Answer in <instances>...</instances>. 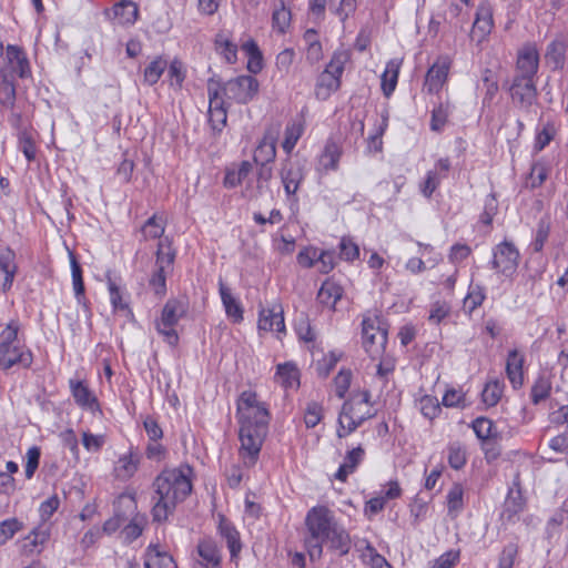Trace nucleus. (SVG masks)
Here are the masks:
<instances>
[{"label":"nucleus","instance_id":"nucleus-1","mask_svg":"<svg viewBox=\"0 0 568 568\" xmlns=\"http://www.w3.org/2000/svg\"><path fill=\"white\" fill-rule=\"evenodd\" d=\"M236 415L240 423V457L246 467H252L258 459L267 434L268 410L257 400L255 392L244 390L237 399Z\"/></svg>","mask_w":568,"mask_h":568},{"label":"nucleus","instance_id":"nucleus-2","mask_svg":"<svg viewBox=\"0 0 568 568\" xmlns=\"http://www.w3.org/2000/svg\"><path fill=\"white\" fill-rule=\"evenodd\" d=\"M305 528L304 546L311 560L322 557L324 545H328L331 549L342 556L348 554L351 549L349 534L327 506L312 507L305 516Z\"/></svg>","mask_w":568,"mask_h":568},{"label":"nucleus","instance_id":"nucleus-3","mask_svg":"<svg viewBox=\"0 0 568 568\" xmlns=\"http://www.w3.org/2000/svg\"><path fill=\"white\" fill-rule=\"evenodd\" d=\"M191 471L189 466L164 469L154 478L151 496L153 503L151 513L154 521L168 520L176 505L191 494Z\"/></svg>","mask_w":568,"mask_h":568},{"label":"nucleus","instance_id":"nucleus-4","mask_svg":"<svg viewBox=\"0 0 568 568\" xmlns=\"http://www.w3.org/2000/svg\"><path fill=\"white\" fill-rule=\"evenodd\" d=\"M20 323L11 320L0 332V369L9 371L13 366L29 368L33 362L32 352L19 338Z\"/></svg>","mask_w":568,"mask_h":568},{"label":"nucleus","instance_id":"nucleus-5","mask_svg":"<svg viewBox=\"0 0 568 568\" xmlns=\"http://www.w3.org/2000/svg\"><path fill=\"white\" fill-rule=\"evenodd\" d=\"M508 92L514 106L528 120H532L540 108L536 80L513 78Z\"/></svg>","mask_w":568,"mask_h":568},{"label":"nucleus","instance_id":"nucleus-6","mask_svg":"<svg viewBox=\"0 0 568 568\" xmlns=\"http://www.w3.org/2000/svg\"><path fill=\"white\" fill-rule=\"evenodd\" d=\"M369 399V392L364 390L357 398L353 397L351 400L343 404L337 427V436L339 438L346 437L356 430V428L359 427L363 422L374 416V413L371 409H367L363 414H355L356 406H367Z\"/></svg>","mask_w":568,"mask_h":568},{"label":"nucleus","instance_id":"nucleus-7","mask_svg":"<svg viewBox=\"0 0 568 568\" xmlns=\"http://www.w3.org/2000/svg\"><path fill=\"white\" fill-rule=\"evenodd\" d=\"M175 251L172 248L168 237L161 240L158 244L155 268L149 281L150 286L155 294L164 295L166 292V276L173 270Z\"/></svg>","mask_w":568,"mask_h":568},{"label":"nucleus","instance_id":"nucleus-8","mask_svg":"<svg viewBox=\"0 0 568 568\" xmlns=\"http://www.w3.org/2000/svg\"><path fill=\"white\" fill-rule=\"evenodd\" d=\"M346 59L347 57L344 52H335L333 54L329 63L317 79L315 95L318 100H327L333 92L339 89Z\"/></svg>","mask_w":568,"mask_h":568},{"label":"nucleus","instance_id":"nucleus-9","mask_svg":"<svg viewBox=\"0 0 568 568\" xmlns=\"http://www.w3.org/2000/svg\"><path fill=\"white\" fill-rule=\"evenodd\" d=\"M222 91L226 99L247 104L258 94L260 82L252 75L242 74L222 83Z\"/></svg>","mask_w":568,"mask_h":568},{"label":"nucleus","instance_id":"nucleus-10","mask_svg":"<svg viewBox=\"0 0 568 568\" xmlns=\"http://www.w3.org/2000/svg\"><path fill=\"white\" fill-rule=\"evenodd\" d=\"M362 343L366 353L373 358H379L386 348L387 331L381 326L378 317H366L362 322Z\"/></svg>","mask_w":568,"mask_h":568},{"label":"nucleus","instance_id":"nucleus-11","mask_svg":"<svg viewBox=\"0 0 568 568\" xmlns=\"http://www.w3.org/2000/svg\"><path fill=\"white\" fill-rule=\"evenodd\" d=\"M551 406H559V408L550 414L551 422L557 424H567L566 430L549 442V447L558 454L568 453V392L565 398L552 397Z\"/></svg>","mask_w":568,"mask_h":568},{"label":"nucleus","instance_id":"nucleus-12","mask_svg":"<svg viewBox=\"0 0 568 568\" xmlns=\"http://www.w3.org/2000/svg\"><path fill=\"white\" fill-rule=\"evenodd\" d=\"M519 252L510 242H503L494 250L493 268L509 276L514 274L518 266Z\"/></svg>","mask_w":568,"mask_h":568},{"label":"nucleus","instance_id":"nucleus-13","mask_svg":"<svg viewBox=\"0 0 568 568\" xmlns=\"http://www.w3.org/2000/svg\"><path fill=\"white\" fill-rule=\"evenodd\" d=\"M538 68L539 53L537 48L532 44H526L518 51L513 78L536 80Z\"/></svg>","mask_w":568,"mask_h":568},{"label":"nucleus","instance_id":"nucleus-14","mask_svg":"<svg viewBox=\"0 0 568 568\" xmlns=\"http://www.w3.org/2000/svg\"><path fill=\"white\" fill-rule=\"evenodd\" d=\"M280 176L286 195H295L305 176L304 166L298 161L287 156L282 163Z\"/></svg>","mask_w":568,"mask_h":568},{"label":"nucleus","instance_id":"nucleus-15","mask_svg":"<svg viewBox=\"0 0 568 568\" xmlns=\"http://www.w3.org/2000/svg\"><path fill=\"white\" fill-rule=\"evenodd\" d=\"M449 69V59L447 57L438 58L426 73L425 90L430 94L438 93L448 79Z\"/></svg>","mask_w":568,"mask_h":568},{"label":"nucleus","instance_id":"nucleus-16","mask_svg":"<svg viewBox=\"0 0 568 568\" xmlns=\"http://www.w3.org/2000/svg\"><path fill=\"white\" fill-rule=\"evenodd\" d=\"M494 27L493 10L488 3H480L476 11V18L473 23L471 38L481 42Z\"/></svg>","mask_w":568,"mask_h":568},{"label":"nucleus","instance_id":"nucleus-17","mask_svg":"<svg viewBox=\"0 0 568 568\" xmlns=\"http://www.w3.org/2000/svg\"><path fill=\"white\" fill-rule=\"evenodd\" d=\"M8 65L3 69H8L11 72L12 80L14 74L19 78L24 79L30 75V65L26 57V53L17 45H8L6 51Z\"/></svg>","mask_w":568,"mask_h":568},{"label":"nucleus","instance_id":"nucleus-18","mask_svg":"<svg viewBox=\"0 0 568 568\" xmlns=\"http://www.w3.org/2000/svg\"><path fill=\"white\" fill-rule=\"evenodd\" d=\"M49 538V529L38 526L20 541V550L23 555L40 554Z\"/></svg>","mask_w":568,"mask_h":568},{"label":"nucleus","instance_id":"nucleus-19","mask_svg":"<svg viewBox=\"0 0 568 568\" xmlns=\"http://www.w3.org/2000/svg\"><path fill=\"white\" fill-rule=\"evenodd\" d=\"M217 528L220 536L226 541V546L231 554V559L236 558L242 550L240 532L224 515H219Z\"/></svg>","mask_w":568,"mask_h":568},{"label":"nucleus","instance_id":"nucleus-20","mask_svg":"<svg viewBox=\"0 0 568 568\" xmlns=\"http://www.w3.org/2000/svg\"><path fill=\"white\" fill-rule=\"evenodd\" d=\"M18 266L16 263V254L11 250L0 254V292L7 293L13 284Z\"/></svg>","mask_w":568,"mask_h":568},{"label":"nucleus","instance_id":"nucleus-21","mask_svg":"<svg viewBox=\"0 0 568 568\" xmlns=\"http://www.w3.org/2000/svg\"><path fill=\"white\" fill-rule=\"evenodd\" d=\"M524 363L525 356L523 354L517 349L509 351L506 361V375L515 389H518L524 385Z\"/></svg>","mask_w":568,"mask_h":568},{"label":"nucleus","instance_id":"nucleus-22","mask_svg":"<svg viewBox=\"0 0 568 568\" xmlns=\"http://www.w3.org/2000/svg\"><path fill=\"white\" fill-rule=\"evenodd\" d=\"M343 154L342 146L333 140H328L324 150L318 159L320 171L327 173L329 171H337L339 160Z\"/></svg>","mask_w":568,"mask_h":568},{"label":"nucleus","instance_id":"nucleus-23","mask_svg":"<svg viewBox=\"0 0 568 568\" xmlns=\"http://www.w3.org/2000/svg\"><path fill=\"white\" fill-rule=\"evenodd\" d=\"M140 463L141 456L138 453L130 452L122 455L114 465V476L120 480L130 479L139 469Z\"/></svg>","mask_w":568,"mask_h":568},{"label":"nucleus","instance_id":"nucleus-24","mask_svg":"<svg viewBox=\"0 0 568 568\" xmlns=\"http://www.w3.org/2000/svg\"><path fill=\"white\" fill-rule=\"evenodd\" d=\"M219 291L226 316L233 323H241L243 321V307L237 298H235L231 290L222 282L219 283Z\"/></svg>","mask_w":568,"mask_h":568},{"label":"nucleus","instance_id":"nucleus-25","mask_svg":"<svg viewBox=\"0 0 568 568\" xmlns=\"http://www.w3.org/2000/svg\"><path fill=\"white\" fill-rule=\"evenodd\" d=\"M145 568H176L172 556L158 545H149L144 555Z\"/></svg>","mask_w":568,"mask_h":568},{"label":"nucleus","instance_id":"nucleus-26","mask_svg":"<svg viewBox=\"0 0 568 568\" xmlns=\"http://www.w3.org/2000/svg\"><path fill=\"white\" fill-rule=\"evenodd\" d=\"M186 312L187 303L184 300L170 298L164 304L161 317L158 321L169 325H176L185 316Z\"/></svg>","mask_w":568,"mask_h":568},{"label":"nucleus","instance_id":"nucleus-27","mask_svg":"<svg viewBox=\"0 0 568 568\" xmlns=\"http://www.w3.org/2000/svg\"><path fill=\"white\" fill-rule=\"evenodd\" d=\"M365 450L362 446H357L346 453L344 462L338 467L335 478L345 481L348 475L353 474L357 466L363 462Z\"/></svg>","mask_w":568,"mask_h":568},{"label":"nucleus","instance_id":"nucleus-28","mask_svg":"<svg viewBox=\"0 0 568 568\" xmlns=\"http://www.w3.org/2000/svg\"><path fill=\"white\" fill-rule=\"evenodd\" d=\"M525 500L520 489H509L504 503L501 518L508 523H514L517 516L524 510Z\"/></svg>","mask_w":568,"mask_h":568},{"label":"nucleus","instance_id":"nucleus-29","mask_svg":"<svg viewBox=\"0 0 568 568\" xmlns=\"http://www.w3.org/2000/svg\"><path fill=\"white\" fill-rule=\"evenodd\" d=\"M343 292V287L339 284L332 280H326L317 293V301L321 305L334 310L336 303L342 298Z\"/></svg>","mask_w":568,"mask_h":568},{"label":"nucleus","instance_id":"nucleus-30","mask_svg":"<svg viewBox=\"0 0 568 568\" xmlns=\"http://www.w3.org/2000/svg\"><path fill=\"white\" fill-rule=\"evenodd\" d=\"M70 389L75 403L91 410L98 408L99 404L97 397L92 394V392L88 388V386L81 381H70Z\"/></svg>","mask_w":568,"mask_h":568},{"label":"nucleus","instance_id":"nucleus-31","mask_svg":"<svg viewBox=\"0 0 568 568\" xmlns=\"http://www.w3.org/2000/svg\"><path fill=\"white\" fill-rule=\"evenodd\" d=\"M16 103V85L8 69L0 70V104L12 110Z\"/></svg>","mask_w":568,"mask_h":568},{"label":"nucleus","instance_id":"nucleus-32","mask_svg":"<svg viewBox=\"0 0 568 568\" xmlns=\"http://www.w3.org/2000/svg\"><path fill=\"white\" fill-rule=\"evenodd\" d=\"M258 329L264 332H283L285 329V324L282 312L263 308L260 312Z\"/></svg>","mask_w":568,"mask_h":568},{"label":"nucleus","instance_id":"nucleus-33","mask_svg":"<svg viewBox=\"0 0 568 568\" xmlns=\"http://www.w3.org/2000/svg\"><path fill=\"white\" fill-rule=\"evenodd\" d=\"M276 156V139L267 133L258 143L254 151V162L256 164H270Z\"/></svg>","mask_w":568,"mask_h":568},{"label":"nucleus","instance_id":"nucleus-34","mask_svg":"<svg viewBox=\"0 0 568 568\" xmlns=\"http://www.w3.org/2000/svg\"><path fill=\"white\" fill-rule=\"evenodd\" d=\"M113 17L121 26L133 24L139 14L138 6L131 0H122L112 8Z\"/></svg>","mask_w":568,"mask_h":568},{"label":"nucleus","instance_id":"nucleus-35","mask_svg":"<svg viewBox=\"0 0 568 568\" xmlns=\"http://www.w3.org/2000/svg\"><path fill=\"white\" fill-rule=\"evenodd\" d=\"M552 390L551 376L549 373L544 372L536 378L531 386L530 399L534 405H538L546 400Z\"/></svg>","mask_w":568,"mask_h":568},{"label":"nucleus","instance_id":"nucleus-36","mask_svg":"<svg viewBox=\"0 0 568 568\" xmlns=\"http://www.w3.org/2000/svg\"><path fill=\"white\" fill-rule=\"evenodd\" d=\"M567 47V42L564 39H555L548 44L545 57L554 70H560L564 68Z\"/></svg>","mask_w":568,"mask_h":568},{"label":"nucleus","instance_id":"nucleus-37","mask_svg":"<svg viewBox=\"0 0 568 568\" xmlns=\"http://www.w3.org/2000/svg\"><path fill=\"white\" fill-rule=\"evenodd\" d=\"M275 381L284 388H296L300 385V373L292 363L280 364L276 369Z\"/></svg>","mask_w":568,"mask_h":568},{"label":"nucleus","instance_id":"nucleus-38","mask_svg":"<svg viewBox=\"0 0 568 568\" xmlns=\"http://www.w3.org/2000/svg\"><path fill=\"white\" fill-rule=\"evenodd\" d=\"M197 554L205 568L217 567L221 562V554L216 544L211 539H203L197 545Z\"/></svg>","mask_w":568,"mask_h":568},{"label":"nucleus","instance_id":"nucleus-39","mask_svg":"<svg viewBox=\"0 0 568 568\" xmlns=\"http://www.w3.org/2000/svg\"><path fill=\"white\" fill-rule=\"evenodd\" d=\"M399 68L400 61L397 59H393L386 64V69L382 74V89L386 97H389L396 88Z\"/></svg>","mask_w":568,"mask_h":568},{"label":"nucleus","instance_id":"nucleus-40","mask_svg":"<svg viewBox=\"0 0 568 568\" xmlns=\"http://www.w3.org/2000/svg\"><path fill=\"white\" fill-rule=\"evenodd\" d=\"M252 163L242 161L237 169H229L224 176V186L229 189L236 187L245 180L252 171Z\"/></svg>","mask_w":568,"mask_h":568},{"label":"nucleus","instance_id":"nucleus-41","mask_svg":"<svg viewBox=\"0 0 568 568\" xmlns=\"http://www.w3.org/2000/svg\"><path fill=\"white\" fill-rule=\"evenodd\" d=\"M504 382L491 379L486 383L481 392V400L487 407H494L500 400L504 393Z\"/></svg>","mask_w":568,"mask_h":568},{"label":"nucleus","instance_id":"nucleus-42","mask_svg":"<svg viewBox=\"0 0 568 568\" xmlns=\"http://www.w3.org/2000/svg\"><path fill=\"white\" fill-rule=\"evenodd\" d=\"M70 264H71V273H72V284L75 297L78 303L81 304L84 300V283L82 278V268L75 257V255L70 252Z\"/></svg>","mask_w":568,"mask_h":568},{"label":"nucleus","instance_id":"nucleus-43","mask_svg":"<svg viewBox=\"0 0 568 568\" xmlns=\"http://www.w3.org/2000/svg\"><path fill=\"white\" fill-rule=\"evenodd\" d=\"M452 104L447 100L445 102H440L436 108H434L432 112V119H430V129L433 131L439 132L445 126L448 115L452 112Z\"/></svg>","mask_w":568,"mask_h":568},{"label":"nucleus","instance_id":"nucleus-44","mask_svg":"<svg viewBox=\"0 0 568 568\" xmlns=\"http://www.w3.org/2000/svg\"><path fill=\"white\" fill-rule=\"evenodd\" d=\"M486 295L484 292V288L480 285H469V290L467 295L464 298L463 302V308L468 314H471L477 307H479Z\"/></svg>","mask_w":568,"mask_h":568},{"label":"nucleus","instance_id":"nucleus-45","mask_svg":"<svg viewBox=\"0 0 568 568\" xmlns=\"http://www.w3.org/2000/svg\"><path fill=\"white\" fill-rule=\"evenodd\" d=\"M303 132H304V126L301 122H292L286 125L285 138L282 143V148L287 153V155L291 154V152L295 148L297 141L302 136Z\"/></svg>","mask_w":568,"mask_h":568},{"label":"nucleus","instance_id":"nucleus-46","mask_svg":"<svg viewBox=\"0 0 568 568\" xmlns=\"http://www.w3.org/2000/svg\"><path fill=\"white\" fill-rule=\"evenodd\" d=\"M168 68V61L162 57L155 58L144 69V82L148 85H154Z\"/></svg>","mask_w":568,"mask_h":568},{"label":"nucleus","instance_id":"nucleus-47","mask_svg":"<svg viewBox=\"0 0 568 568\" xmlns=\"http://www.w3.org/2000/svg\"><path fill=\"white\" fill-rule=\"evenodd\" d=\"M23 527L24 524L16 517L0 521V546L6 545Z\"/></svg>","mask_w":568,"mask_h":568},{"label":"nucleus","instance_id":"nucleus-48","mask_svg":"<svg viewBox=\"0 0 568 568\" xmlns=\"http://www.w3.org/2000/svg\"><path fill=\"white\" fill-rule=\"evenodd\" d=\"M222 83L217 80L210 79L207 81L209 111H216L225 108V102L221 95Z\"/></svg>","mask_w":568,"mask_h":568},{"label":"nucleus","instance_id":"nucleus-49","mask_svg":"<svg viewBox=\"0 0 568 568\" xmlns=\"http://www.w3.org/2000/svg\"><path fill=\"white\" fill-rule=\"evenodd\" d=\"M464 489L460 484H454L447 494V507L449 514H459L464 507Z\"/></svg>","mask_w":568,"mask_h":568},{"label":"nucleus","instance_id":"nucleus-50","mask_svg":"<svg viewBox=\"0 0 568 568\" xmlns=\"http://www.w3.org/2000/svg\"><path fill=\"white\" fill-rule=\"evenodd\" d=\"M19 150L24 154L28 162H32L37 156V148L30 132L20 130L18 133Z\"/></svg>","mask_w":568,"mask_h":568},{"label":"nucleus","instance_id":"nucleus-51","mask_svg":"<svg viewBox=\"0 0 568 568\" xmlns=\"http://www.w3.org/2000/svg\"><path fill=\"white\" fill-rule=\"evenodd\" d=\"M165 226L162 217L152 215L142 226L144 239H160L164 233Z\"/></svg>","mask_w":568,"mask_h":568},{"label":"nucleus","instance_id":"nucleus-52","mask_svg":"<svg viewBox=\"0 0 568 568\" xmlns=\"http://www.w3.org/2000/svg\"><path fill=\"white\" fill-rule=\"evenodd\" d=\"M519 552L517 541H510L504 546L498 557V568H513Z\"/></svg>","mask_w":568,"mask_h":568},{"label":"nucleus","instance_id":"nucleus-53","mask_svg":"<svg viewBox=\"0 0 568 568\" xmlns=\"http://www.w3.org/2000/svg\"><path fill=\"white\" fill-rule=\"evenodd\" d=\"M272 176V166H270V164H260V169L257 171L256 191L248 192V190H246V195L251 199L256 197L263 192L264 189L268 187V182L271 181Z\"/></svg>","mask_w":568,"mask_h":568},{"label":"nucleus","instance_id":"nucleus-54","mask_svg":"<svg viewBox=\"0 0 568 568\" xmlns=\"http://www.w3.org/2000/svg\"><path fill=\"white\" fill-rule=\"evenodd\" d=\"M291 11L282 4L275 9L272 14L273 29L278 33H285L291 23Z\"/></svg>","mask_w":568,"mask_h":568},{"label":"nucleus","instance_id":"nucleus-55","mask_svg":"<svg viewBox=\"0 0 568 568\" xmlns=\"http://www.w3.org/2000/svg\"><path fill=\"white\" fill-rule=\"evenodd\" d=\"M550 233V222L546 219H540L537 224L536 235L531 242V247L535 252H541L545 243Z\"/></svg>","mask_w":568,"mask_h":568},{"label":"nucleus","instance_id":"nucleus-56","mask_svg":"<svg viewBox=\"0 0 568 568\" xmlns=\"http://www.w3.org/2000/svg\"><path fill=\"white\" fill-rule=\"evenodd\" d=\"M217 49L221 54L224 57L225 61L230 64H233L237 60V47L229 39L219 36L215 41Z\"/></svg>","mask_w":568,"mask_h":568},{"label":"nucleus","instance_id":"nucleus-57","mask_svg":"<svg viewBox=\"0 0 568 568\" xmlns=\"http://www.w3.org/2000/svg\"><path fill=\"white\" fill-rule=\"evenodd\" d=\"M323 418V407L316 402H311L307 404L305 414H304V423L307 428H314Z\"/></svg>","mask_w":568,"mask_h":568},{"label":"nucleus","instance_id":"nucleus-58","mask_svg":"<svg viewBox=\"0 0 568 568\" xmlns=\"http://www.w3.org/2000/svg\"><path fill=\"white\" fill-rule=\"evenodd\" d=\"M108 290L110 293V301L114 311H129L128 304L123 301L122 292L116 283L108 277Z\"/></svg>","mask_w":568,"mask_h":568},{"label":"nucleus","instance_id":"nucleus-59","mask_svg":"<svg viewBox=\"0 0 568 568\" xmlns=\"http://www.w3.org/2000/svg\"><path fill=\"white\" fill-rule=\"evenodd\" d=\"M339 256L342 260L352 262L359 256L358 245L349 237H343L339 242Z\"/></svg>","mask_w":568,"mask_h":568},{"label":"nucleus","instance_id":"nucleus-60","mask_svg":"<svg viewBox=\"0 0 568 568\" xmlns=\"http://www.w3.org/2000/svg\"><path fill=\"white\" fill-rule=\"evenodd\" d=\"M419 404L422 414L429 419H434L440 413L438 399L434 396H423L419 400Z\"/></svg>","mask_w":568,"mask_h":568},{"label":"nucleus","instance_id":"nucleus-61","mask_svg":"<svg viewBox=\"0 0 568 568\" xmlns=\"http://www.w3.org/2000/svg\"><path fill=\"white\" fill-rule=\"evenodd\" d=\"M448 464L454 469H460L466 464V453L457 443L448 447Z\"/></svg>","mask_w":568,"mask_h":568},{"label":"nucleus","instance_id":"nucleus-62","mask_svg":"<svg viewBox=\"0 0 568 568\" xmlns=\"http://www.w3.org/2000/svg\"><path fill=\"white\" fill-rule=\"evenodd\" d=\"M459 560V551L449 550L428 564V568H454Z\"/></svg>","mask_w":568,"mask_h":568},{"label":"nucleus","instance_id":"nucleus-63","mask_svg":"<svg viewBox=\"0 0 568 568\" xmlns=\"http://www.w3.org/2000/svg\"><path fill=\"white\" fill-rule=\"evenodd\" d=\"M442 176L437 171H428L425 181L420 184L422 194L429 199L440 184Z\"/></svg>","mask_w":568,"mask_h":568},{"label":"nucleus","instance_id":"nucleus-64","mask_svg":"<svg viewBox=\"0 0 568 568\" xmlns=\"http://www.w3.org/2000/svg\"><path fill=\"white\" fill-rule=\"evenodd\" d=\"M352 373L349 369H341L334 378L335 393L337 397L343 398L351 385Z\"/></svg>","mask_w":568,"mask_h":568}]
</instances>
